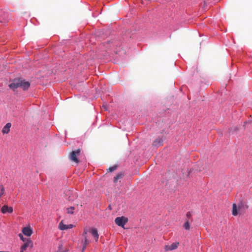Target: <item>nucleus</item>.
<instances>
[{
  "instance_id": "1",
  "label": "nucleus",
  "mask_w": 252,
  "mask_h": 252,
  "mask_svg": "<svg viewBox=\"0 0 252 252\" xmlns=\"http://www.w3.org/2000/svg\"><path fill=\"white\" fill-rule=\"evenodd\" d=\"M30 85L31 84L29 81H26L25 79L19 78L12 80L8 86L14 91L18 88L22 89L24 91H26L28 90Z\"/></svg>"
},
{
  "instance_id": "2",
  "label": "nucleus",
  "mask_w": 252,
  "mask_h": 252,
  "mask_svg": "<svg viewBox=\"0 0 252 252\" xmlns=\"http://www.w3.org/2000/svg\"><path fill=\"white\" fill-rule=\"evenodd\" d=\"M248 208L249 205L247 202L243 199H241L237 204L233 203L232 204V214L234 216L240 215L245 213Z\"/></svg>"
},
{
  "instance_id": "3",
  "label": "nucleus",
  "mask_w": 252,
  "mask_h": 252,
  "mask_svg": "<svg viewBox=\"0 0 252 252\" xmlns=\"http://www.w3.org/2000/svg\"><path fill=\"white\" fill-rule=\"evenodd\" d=\"M88 233H90L94 237L95 241H97L99 235L97 232V230L96 228L89 227H84L83 235H87Z\"/></svg>"
},
{
  "instance_id": "4",
  "label": "nucleus",
  "mask_w": 252,
  "mask_h": 252,
  "mask_svg": "<svg viewBox=\"0 0 252 252\" xmlns=\"http://www.w3.org/2000/svg\"><path fill=\"white\" fill-rule=\"evenodd\" d=\"M33 247L32 241L29 238H25L24 240V244L21 246L20 250L22 251H26L28 248L32 249Z\"/></svg>"
},
{
  "instance_id": "5",
  "label": "nucleus",
  "mask_w": 252,
  "mask_h": 252,
  "mask_svg": "<svg viewBox=\"0 0 252 252\" xmlns=\"http://www.w3.org/2000/svg\"><path fill=\"white\" fill-rule=\"evenodd\" d=\"M80 152L81 150L80 149L75 151H72L69 155L70 159L76 163H78L79 160L77 158V157L80 154Z\"/></svg>"
},
{
  "instance_id": "6",
  "label": "nucleus",
  "mask_w": 252,
  "mask_h": 252,
  "mask_svg": "<svg viewBox=\"0 0 252 252\" xmlns=\"http://www.w3.org/2000/svg\"><path fill=\"white\" fill-rule=\"evenodd\" d=\"M75 225L72 224H64L63 221H61L59 225V228L62 230H65L68 229H71Z\"/></svg>"
},
{
  "instance_id": "7",
  "label": "nucleus",
  "mask_w": 252,
  "mask_h": 252,
  "mask_svg": "<svg viewBox=\"0 0 252 252\" xmlns=\"http://www.w3.org/2000/svg\"><path fill=\"white\" fill-rule=\"evenodd\" d=\"M22 231L25 235L28 237L31 236L32 233V229L30 226L23 227Z\"/></svg>"
},
{
  "instance_id": "8",
  "label": "nucleus",
  "mask_w": 252,
  "mask_h": 252,
  "mask_svg": "<svg viewBox=\"0 0 252 252\" xmlns=\"http://www.w3.org/2000/svg\"><path fill=\"white\" fill-rule=\"evenodd\" d=\"M13 211V208L11 207H9L7 205H4L1 208V212L3 214L11 213Z\"/></svg>"
},
{
  "instance_id": "9",
  "label": "nucleus",
  "mask_w": 252,
  "mask_h": 252,
  "mask_svg": "<svg viewBox=\"0 0 252 252\" xmlns=\"http://www.w3.org/2000/svg\"><path fill=\"white\" fill-rule=\"evenodd\" d=\"M163 143V139L161 137L156 138L153 143V146L155 147H159L162 145Z\"/></svg>"
},
{
  "instance_id": "10",
  "label": "nucleus",
  "mask_w": 252,
  "mask_h": 252,
  "mask_svg": "<svg viewBox=\"0 0 252 252\" xmlns=\"http://www.w3.org/2000/svg\"><path fill=\"white\" fill-rule=\"evenodd\" d=\"M84 237V241H82L83 247L82 249V252H83L86 248L88 244H89V241L87 239V235H83Z\"/></svg>"
},
{
  "instance_id": "11",
  "label": "nucleus",
  "mask_w": 252,
  "mask_h": 252,
  "mask_svg": "<svg viewBox=\"0 0 252 252\" xmlns=\"http://www.w3.org/2000/svg\"><path fill=\"white\" fill-rule=\"evenodd\" d=\"M11 126V124L10 123H7L2 129V132L3 134H7L10 131V129Z\"/></svg>"
},
{
  "instance_id": "12",
  "label": "nucleus",
  "mask_w": 252,
  "mask_h": 252,
  "mask_svg": "<svg viewBox=\"0 0 252 252\" xmlns=\"http://www.w3.org/2000/svg\"><path fill=\"white\" fill-rule=\"evenodd\" d=\"M124 173L123 172L118 173L114 178V182L117 183L119 179H122L124 177Z\"/></svg>"
},
{
  "instance_id": "13",
  "label": "nucleus",
  "mask_w": 252,
  "mask_h": 252,
  "mask_svg": "<svg viewBox=\"0 0 252 252\" xmlns=\"http://www.w3.org/2000/svg\"><path fill=\"white\" fill-rule=\"evenodd\" d=\"M127 221H115L116 223L119 226H121L124 229L126 228L125 227V225Z\"/></svg>"
},
{
  "instance_id": "14",
  "label": "nucleus",
  "mask_w": 252,
  "mask_h": 252,
  "mask_svg": "<svg viewBox=\"0 0 252 252\" xmlns=\"http://www.w3.org/2000/svg\"><path fill=\"white\" fill-rule=\"evenodd\" d=\"M5 193V189L3 185L0 186V198L4 195Z\"/></svg>"
},
{
  "instance_id": "15",
  "label": "nucleus",
  "mask_w": 252,
  "mask_h": 252,
  "mask_svg": "<svg viewBox=\"0 0 252 252\" xmlns=\"http://www.w3.org/2000/svg\"><path fill=\"white\" fill-rule=\"evenodd\" d=\"M190 223H189V221H186L183 225V227L186 230H189L190 228Z\"/></svg>"
},
{
  "instance_id": "16",
  "label": "nucleus",
  "mask_w": 252,
  "mask_h": 252,
  "mask_svg": "<svg viewBox=\"0 0 252 252\" xmlns=\"http://www.w3.org/2000/svg\"><path fill=\"white\" fill-rule=\"evenodd\" d=\"M115 220H128V219L125 217L122 216L120 217H117Z\"/></svg>"
},
{
  "instance_id": "17",
  "label": "nucleus",
  "mask_w": 252,
  "mask_h": 252,
  "mask_svg": "<svg viewBox=\"0 0 252 252\" xmlns=\"http://www.w3.org/2000/svg\"><path fill=\"white\" fill-rule=\"evenodd\" d=\"M178 243H173L169 247L170 250H173L176 249L178 247Z\"/></svg>"
},
{
  "instance_id": "18",
  "label": "nucleus",
  "mask_w": 252,
  "mask_h": 252,
  "mask_svg": "<svg viewBox=\"0 0 252 252\" xmlns=\"http://www.w3.org/2000/svg\"><path fill=\"white\" fill-rule=\"evenodd\" d=\"M208 166H209L208 165H205V168H203V169L205 170L204 171V174H209L211 173L212 172V171L211 170H207V167Z\"/></svg>"
},
{
  "instance_id": "19",
  "label": "nucleus",
  "mask_w": 252,
  "mask_h": 252,
  "mask_svg": "<svg viewBox=\"0 0 252 252\" xmlns=\"http://www.w3.org/2000/svg\"><path fill=\"white\" fill-rule=\"evenodd\" d=\"M239 130V127L237 126H232L229 129L230 132L237 131Z\"/></svg>"
},
{
  "instance_id": "20",
  "label": "nucleus",
  "mask_w": 252,
  "mask_h": 252,
  "mask_svg": "<svg viewBox=\"0 0 252 252\" xmlns=\"http://www.w3.org/2000/svg\"><path fill=\"white\" fill-rule=\"evenodd\" d=\"M117 165H114L113 166H112V167H110L108 168V171L109 172H113L114 171H115V170H116V169L117 168Z\"/></svg>"
},
{
  "instance_id": "21",
  "label": "nucleus",
  "mask_w": 252,
  "mask_h": 252,
  "mask_svg": "<svg viewBox=\"0 0 252 252\" xmlns=\"http://www.w3.org/2000/svg\"><path fill=\"white\" fill-rule=\"evenodd\" d=\"M74 210V207H70L69 208H68L67 209V212L68 214H73V210Z\"/></svg>"
},
{
  "instance_id": "22",
  "label": "nucleus",
  "mask_w": 252,
  "mask_h": 252,
  "mask_svg": "<svg viewBox=\"0 0 252 252\" xmlns=\"http://www.w3.org/2000/svg\"><path fill=\"white\" fill-rule=\"evenodd\" d=\"M19 236L21 240L24 242V240L26 238H24V237L23 236V235L21 234H20L19 235Z\"/></svg>"
},
{
  "instance_id": "23",
  "label": "nucleus",
  "mask_w": 252,
  "mask_h": 252,
  "mask_svg": "<svg viewBox=\"0 0 252 252\" xmlns=\"http://www.w3.org/2000/svg\"><path fill=\"white\" fill-rule=\"evenodd\" d=\"M191 214L190 212H188L187 213V216L189 219V217L191 216Z\"/></svg>"
},
{
  "instance_id": "24",
  "label": "nucleus",
  "mask_w": 252,
  "mask_h": 252,
  "mask_svg": "<svg viewBox=\"0 0 252 252\" xmlns=\"http://www.w3.org/2000/svg\"><path fill=\"white\" fill-rule=\"evenodd\" d=\"M110 42L109 41V42H108V43H107L105 44L106 47V48L110 47Z\"/></svg>"
},
{
  "instance_id": "25",
  "label": "nucleus",
  "mask_w": 252,
  "mask_h": 252,
  "mask_svg": "<svg viewBox=\"0 0 252 252\" xmlns=\"http://www.w3.org/2000/svg\"><path fill=\"white\" fill-rule=\"evenodd\" d=\"M108 208H109V210H110L112 209V207H111V206L110 205H109L108 206Z\"/></svg>"
},
{
  "instance_id": "26",
  "label": "nucleus",
  "mask_w": 252,
  "mask_h": 252,
  "mask_svg": "<svg viewBox=\"0 0 252 252\" xmlns=\"http://www.w3.org/2000/svg\"><path fill=\"white\" fill-rule=\"evenodd\" d=\"M0 252H8V251H0Z\"/></svg>"
},
{
  "instance_id": "27",
  "label": "nucleus",
  "mask_w": 252,
  "mask_h": 252,
  "mask_svg": "<svg viewBox=\"0 0 252 252\" xmlns=\"http://www.w3.org/2000/svg\"><path fill=\"white\" fill-rule=\"evenodd\" d=\"M62 245H60V247H59V249H60L61 248V247H62Z\"/></svg>"
}]
</instances>
